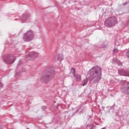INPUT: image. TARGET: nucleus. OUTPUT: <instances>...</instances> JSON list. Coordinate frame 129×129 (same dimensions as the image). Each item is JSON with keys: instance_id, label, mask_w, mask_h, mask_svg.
I'll use <instances>...</instances> for the list:
<instances>
[{"instance_id": "3", "label": "nucleus", "mask_w": 129, "mask_h": 129, "mask_svg": "<svg viewBox=\"0 0 129 129\" xmlns=\"http://www.w3.org/2000/svg\"><path fill=\"white\" fill-rule=\"evenodd\" d=\"M117 24V19L115 17L107 18L104 21V26L107 28H112Z\"/></svg>"}, {"instance_id": "18", "label": "nucleus", "mask_w": 129, "mask_h": 129, "mask_svg": "<svg viewBox=\"0 0 129 129\" xmlns=\"http://www.w3.org/2000/svg\"><path fill=\"white\" fill-rule=\"evenodd\" d=\"M125 76H129V70L126 71Z\"/></svg>"}, {"instance_id": "11", "label": "nucleus", "mask_w": 129, "mask_h": 129, "mask_svg": "<svg viewBox=\"0 0 129 129\" xmlns=\"http://www.w3.org/2000/svg\"><path fill=\"white\" fill-rule=\"evenodd\" d=\"M88 82V78H86V79H84L82 83V86H85L86 84H87V83Z\"/></svg>"}, {"instance_id": "23", "label": "nucleus", "mask_w": 129, "mask_h": 129, "mask_svg": "<svg viewBox=\"0 0 129 129\" xmlns=\"http://www.w3.org/2000/svg\"><path fill=\"white\" fill-rule=\"evenodd\" d=\"M16 75L20 76L21 75V74L20 73H16Z\"/></svg>"}, {"instance_id": "21", "label": "nucleus", "mask_w": 129, "mask_h": 129, "mask_svg": "<svg viewBox=\"0 0 129 129\" xmlns=\"http://www.w3.org/2000/svg\"><path fill=\"white\" fill-rule=\"evenodd\" d=\"M22 72H27V70L25 69H22L21 70Z\"/></svg>"}, {"instance_id": "20", "label": "nucleus", "mask_w": 129, "mask_h": 129, "mask_svg": "<svg viewBox=\"0 0 129 129\" xmlns=\"http://www.w3.org/2000/svg\"><path fill=\"white\" fill-rule=\"evenodd\" d=\"M126 56L127 57V58H128V59H129V51L126 52Z\"/></svg>"}, {"instance_id": "14", "label": "nucleus", "mask_w": 129, "mask_h": 129, "mask_svg": "<svg viewBox=\"0 0 129 129\" xmlns=\"http://www.w3.org/2000/svg\"><path fill=\"white\" fill-rule=\"evenodd\" d=\"M71 72L73 74V76L76 74V71L75 70V69L74 68H72L71 69Z\"/></svg>"}, {"instance_id": "1", "label": "nucleus", "mask_w": 129, "mask_h": 129, "mask_svg": "<svg viewBox=\"0 0 129 129\" xmlns=\"http://www.w3.org/2000/svg\"><path fill=\"white\" fill-rule=\"evenodd\" d=\"M88 74L92 77L90 81H92L93 84H96L102 78V69L98 66L93 67L88 71Z\"/></svg>"}, {"instance_id": "5", "label": "nucleus", "mask_w": 129, "mask_h": 129, "mask_svg": "<svg viewBox=\"0 0 129 129\" xmlns=\"http://www.w3.org/2000/svg\"><path fill=\"white\" fill-rule=\"evenodd\" d=\"M35 34H34V31L32 30H30L26 33L23 34V39L24 42H31L34 39Z\"/></svg>"}, {"instance_id": "9", "label": "nucleus", "mask_w": 129, "mask_h": 129, "mask_svg": "<svg viewBox=\"0 0 129 129\" xmlns=\"http://www.w3.org/2000/svg\"><path fill=\"white\" fill-rule=\"evenodd\" d=\"M125 72H126V71L124 70V69H119L118 71V74H119L120 75H121L122 76H125Z\"/></svg>"}, {"instance_id": "2", "label": "nucleus", "mask_w": 129, "mask_h": 129, "mask_svg": "<svg viewBox=\"0 0 129 129\" xmlns=\"http://www.w3.org/2000/svg\"><path fill=\"white\" fill-rule=\"evenodd\" d=\"M54 77H55V71L54 70V68L52 67H48L44 70L40 78V81L41 82L47 83L49 82V81H51Z\"/></svg>"}, {"instance_id": "6", "label": "nucleus", "mask_w": 129, "mask_h": 129, "mask_svg": "<svg viewBox=\"0 0 129 129\" xmlns=\"http://www.w3.org/2000/svg\"><path fill=\"white\" fill-rule=\"evenodd\" d=\"M121 91L124 94L127 95H129V83L128 82H125L121 86Z\"/></svg>"}, {"instance_id": "17", "label": "nucleus", "mask_w": 129, "mask_h": 129, "mask_svg": "<svg viewBox=\"0 0 129 129\" xmlns=\"http://www.w3.org/2000/svg\"><path fill=\"white\" fill-rule=\"evenodd\" d=\"M41 109L43 111H46V109H47V106H43L42 107H41Z\"/></svg>"}, {"instance_id": "8", "label": "nucleus", "mask_w": 129, "mask_h": 129, "mask_svg": "<svg viewBox=\"0 0 129 129\" xmlns=\"http://www.w3.org/2000/svg\"><path fill=\"white\" fill-rule=\"evenodd\" d=\"M73 76L75 80H76L77 82L81 81V75L76 74Z\"/></svg>"}, {"instance_id": "13", "label": "nucleus", "mask_w": 129, "mask_h": 129, "mask_svg": "<svg viewBox=\"0 0 129 129\" xmlns=\"http://www.w3.org/2000/svg\"><path fill=\"white\" fill-rule=\"evenodd\" d=\"M118 61V59L117 58H113L112 60V64H117V62Z\"/></svg>"}, {"instance_id": "10", "label": "nucleus", "mask_w": 129, "mask_h": 129, "mask_svg": "<svg viewBox=\"0 0 129 129\" xmlns=\"http://www.w3.org/2000/svg\"><path fill=\"white\" fill-rule=\"evenodd\" d=\"M29 18V14H24L22 17V21L24 22H26L28 20V18Z\"/></svg>"}, {"instance_id": "24", "label": "nucleus", "mask_w": 129, "mask_h": 129, "mask_svg": "<svg viewBox=\"0 0 129 129\" xmlns=\"http://www.w3.org/2000/svg\"><path fill=\"white\" fill-rule=\"evenodd\" d=\"M0 129H2V126H0Z\"/></svg>"}, {"instance_id": "15", "label": "nucleus", "mask_w": 129, "mask_h": 129, "mask_svg": "<svg viewBox=\"0 0 129 129\" xmlns=\"http://www.w3.org/2000/svg\"><path fill=\"white\" fill-rule=\"evenodd\" d=\"M117 64V65H118V66H122V62H121L119 60H118Z\"/></svg>"}, {"instance_id": "16", "label": "nucleus", "mask_w": 129, "mask_h": 129, "mask_svg": "<svg viewBox=\"0 0 129 129\" xmlns=\"http://www.w3.org/2000/svg\"><path fill=\"white\" fill-rule=\"evenodd\" d=\"M117 52H118V49H117V48H115L113 49V53H114V54H115V53H117Z\"/></svg>"}, {"instance_id": "19", "label": "nucleus", "mask_w": 129, "mask_h": 129, "mask_svg": "<svg viewBox=\"0 0 129 129\" xmlns=\"http://www.w3.org/2000/svg\"><path fill=\"white\" fill-rule=\"evenodd\" d=\"M3 87H4V84L0 82V89H2V88H3Z\"/></svg>"}, {"instance_id": "4", "label": "nucleus", "mask_w": 129, "mask_h": 129, "mask_svg": "<svg viewBox=\"0 0 129 129\" xmlns=\"http://www.w3.org/2000/svg\"><path fill=\"white\" fill-rule=\"evenodd\" d=\"M3 60L6 64L10 65L16 61V56L11 54H6L3 55Z\"/></svg>"}, {"instance_id": "12", "label": "nucleus", "mask_w": 129, "mask_h": 129, "mask_svg": "<svg viewBox=\"0 0 129 129\" xmlns=\"http://www.w3.org/2000/svg\"><path fill=\"white\" fill-rule=\"evenodd\" d=\"M63 58H64V56L63 54H58V56L57 57V60H59V61L61 60H63Z\"/></svg>"}, {"instance_id": "22", "label": "nucleus", "mask_w": 129, "mask_h": 129, "mask_svg": "<svg viewBox=\"0 0 129 129\" xmlns=\"http://www.w3.org/2000/svg\"><path fill=\"white\" fill-rule=\"evenodd\" d=\"M127 4H128V3H127V2H126L125 3L122 4V6H126V5H127Z\"/></svg>"}, {"instance_id": "7", "label": "nucleus", "mask_w": 129, "mask_h": 129, "mask_svg": "<svg viewBox=\"0 0 129 129\" xmlns=\"http://www.w3.org/2000/svg\"><path fill=\"white\" fill-rule=\"evenodd\" d=\"M39 56V53L34 51L30 52L25 56L26 60L30 61V60H35Z\"/></svg>"}]
</instances>
